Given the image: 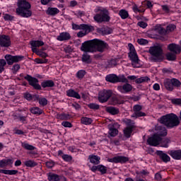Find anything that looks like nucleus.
I'll list each match as a JSON object with an SVG mask.
<instances>
[{
	"label": "nucleus",
	"mask_w": 181,
	"mask_h": 181,
	"mask_svg": "<svg viewBox=\"0 0 181 181\" xmlns=\"http://www.w3.org/2000/svg\"><path fill=\"white\" fill-rule=\"evenodd\" d=\"M81 30H83V32L86 33V35H88V33L94 30V26L83 23L81 24Z\"/></svg>",
	"instance_id": "obj_25"
},
{
	"label": "nucleus",
	"mask_w": 181,
	"mask_h": 181,
	"mask_svg": "<svg viewBox=\"0 0 181 181\" xmlns=\"http://www.w3.org/2000/svg\"><path fill=\"white\" fill-rule=\"evenodd\" d=\"M36 101H38L40 105H42V107H46L47 104V99H46V98H40L39 95L38 99Z\"/></svg>",
	"instance_id": "obj_43"
},
{
	"label": "nucleus",
	"mask_w": 181,
	"mask_h": 181,
	"mask_svg": "<svg viewBox=\"0 0 181 181\" xmlns=\"http://www.w3.org/2000/svg\"><path fill=\"white\" fill-rule=\"evenodd\" d=\"M98 170L102 173V175H105L107 173V167L103 165H99Z\"/></svg>",
	"instance_id": "obj_50"
},
{
	"label": "nucleus",
	"mask_w": 181,
	"mask_h": 181,
	"mask_svg": "<svg viewBox=\"0 0 181 181\" xmlns=\"http://www.w3.org/2000/svg\"><path fill=\"white\" fill-rule=\"evenodd\" d=\"M107 112L109 114H119V110L112 106L107 107Z\"/></svg>",
	"instance_id": "obj_40"
},
{
	"label": "nucleus",
	"mask_w": 181,
	"mask_h": 181,
	"mask_svg": "<svg viewBox=\"0 0 181 181\" xmlns=\"http://www.w3.org/2000/svg\"><path fill=\"white\" fill-rule=\"evenodd\" d=\"M168 49L171 52V53H175V54H180L181 47L175 43H171L168 45Z\"/></svg>",
	"instance_id": "obj_15"
},
{
	"label": "nucleus",
	"mask_w": 181,
	"mask_h": 181,
	"mask_svg": "<svg viewBox=\"0 0 181 181\" xmlns=\"http://www.w3.org/2000/svg\"><path fill=\"white\" fill-rule=\"evenodd\" d=\"M137 25L142 28V29H146L148 27V23H145L144 21H139L137 23Z\"/></svg>",
	"instance_id": "obj_57"
},
{
	"label": "nucleus",
	"mask_w": 181,
	"mask_h": 181,
	"mask_svg": "<svg viewBox=\"0 0 181 181\" xmlns=\"http://www.w3.org/2000/svg\"><path fill=\"white\" fill-rule=\"evenodd\" d=\"M129 160V158L125 156H117L109 159V161L113 163H127Z\"/></svg>",
	"instance_id": "obj_16"
},
{
	"label": "nucleus",
	"mask_w": 181,
	"mask_h": 181,
	"mask_svg": "<svg viewBox=\"0 0 181 181\" xmlns=\"http://www.w3.org/2000/svg\"><path fill=\"white\" fill-rule=\"evenodd\" d=\"M95 40V52H99L100 53H104L105 50L110 49V45L108 43L105 42L104 40L94 39Z\"/></svg>",
	"instance_id": "obj_10"
},
{
	"label": "nucleus",
	"mask_w": 181,
	"mask_h": 181,
	"mask_svg": "<svg viewBox=\"0 0 181 181\" xmlns=\"http://www.w3.org/2000/svg\"><path fill=\"white\" fill-rule=\"evenodd\" d=\"M117 66V59H112L109 62V67H114Z\"/></svg>",
	"instance_id": "obj_62"
},
{
	"label": "nucleus",
	"mask_w": 181,
	"mask_h": 181,
	"mask_svg": "<svg viewBox=\"0 0 181 181\" xmlns=\"http://www.w3.org/2000/svg\"><path fill=\"white\" fill-rule=\"evenodd\" d=\"M118 76L115 74H110L105 76V81L107 83H112V84H115L117 83Z\"/></svg>",
	"instance_id": "obj_22"
},
{
	"label": "nucleus",
	"mask_w": 181,
	"mask_h": 181,
	"mask_svg": "<svg viewBox=\"0 0 181 181\" xmlns=\"http://www.w3.org/2000/svg\"><path fill=\"white\" fill-rule=\"evenodd\" d=\"M132 129H134V125L129 126L124 129V134L126 138H131V134H132Z\"/></svg>",
	"instance_id": "obj_35"
},
{
	"label": "nucleus",
	"mask_w": 181,
	"mask_h": 181,
	"mask_svg": "<svg viewBox=\"0 0 181 181\" xmlns=\"http://www.w3.org/2000/svg\"><path fill=\"white\" fill-rule=\"evenodd\" d=\"M87 74V72L84 69H81L77 71L76 74V78H78L79 80H82V78H84V76Z\"/></svg>",
	"instance_id": "obj_37"
},
{
	"label": "nucleus",
	"mask_w": 181,
	"mask_h": 181,
	"mask_svg": "<svg viewBox=\"0 0 181 181\" xmlns=\"http://www.w3.org/2000/svg\"><path fill=\"white\" fill-rule=\"evenodd\" d=\"M81 60L83 63L90 64V63H91V57L89 54H88L87 52H84L82 55Z\"/></svg>",
	"instance_id": "obj_33"
},
{
	"label": "nucleus",
	"mask_w": 181,
	"mask_h": 181,
	"mask_svg": "<svg viewBox=\"0 0 181 181\" xmlns=\"http://www.w3.org/2000/svg\"><path fill=\"white\" fill-rule=\"evenodd\" d=\"M13 160L12 159H3L0 160V168H6L8 165H12Z\"/></svg>",
	"instance_id": "obj_30"
},
{
	"label": "nucleus",
	"mask_w": 181,
	"mask_h": 181,
	"mask_svg": "<svg viewBox=\"0 0 181 181\" xmlns=\"http://www.w3.org/2000/svg\"><path fill=\"white\" fill-rule=\"evenodd\" d=\"M22 146L25 149H27V151H33V150H35V146H33L30 144H26V143L23 144Z\"/></svg>",
	"instance_id": "obj_51"
},
{
	"label": "nucleus",
	"mask_w": 181,
	"mask_h": 181,
	"mask_svg": "<svg viewBox=\"0 0 181 181\" xmlns=\"http://www.w3.org/2000/svg\"><path fill=\"white\" fill-rule=\"evenodd\" d=\"M176 54L175 53L169 52L166 54L167 60H169L170 62H174V60H176Z\"/></svg>",
	"instance_id": "obj_45"
},
{
	"label": "nucleus",
	"mask_w": 181,
	"mask_h": 181,
	"mask_svg": "<svg viewBox=\"0 0 181 181\" xmlns=\"http://www.w3.org/2000/svg\"><path fill=\"white\" fill-rule=\"evenodd\" d=\"M158 33L159 35H162L163 36H165V35L168 33V30L162 27H160V28H158Z\"/></svg>",
	"instance_id": "obj_60"
},
{
	"label": "nucleus",
	"mask_w": 181,
	"mask_h": 181,
	"mask_svg": "<svg viewBox=\"0 0 181 181\" xmlns=\"http://www.w3.org/2000/svg\"><path fill=\"white\" fill-rule=\"evenodd\" d=\"M137 43L140 45L141 46H145L149 43L148 40L144 39V38H140L137 40Z\"/></svg>",
	"instance_id": "obj_49"
},
{
	"label": "nucleus",
	"mask_w": 181,
	"mask_h": 181,
	"mask_svg": "<svg viewBox=\"0 0 181 181\" xmlns=\"http://www.w3.org/2000/svg\"><path fill=\"white\" fill-rule=\"evenodd\" d=\"M81 50L85 53H95V40L93 39L83 42Z\"/></svg>",
	"instance_id": "obj_9"
},
{
	"label": "nucleus",
	"mask_w": 181,
	"mask_h": 181,
	"mask_svg": "<svg viewBox=\"0 0 181 181\" xmlns=\"http://www.w3.org/2000/svg\"><path fill=\"white\" fill-rule=\"evenodd\" d=\"M30 45L31 47H40L45 46V42L42 40H31Z\"/></svg>",
	"instance_id": "obj_29"
},
{
	"label": "nucleus",
	"mask_w": 181,
	"mask_h": 181,
	"mask_svg": "<svg viewBox=\"0 0 181 181\" xmlns=\"http://www.w3.org/2000/svg\"><path fill=\"white\" fill-rule=\"evenodd\" d=\"M12 45L11 37L6 35H0V47H9Z\"/></svg>",
	"instance_id": "obj_12"
},
{
	"label": "nucleus",
	"mask_w": 181,
	"mask_h": 181,
	"mask_svg": "<svg viewBox=\"0 0 181 181\" xmlns=\"http://www.w3.org/2000/svg\"><path fill=\"white\" fill-rule=\"evenodd\" d=\"M21 69V65L18 64H15L14 65H13L12 68H11V71L13 74H16L18 73V71H19V70Z\"/></svg>",
	"instance_id": "obj_47"
},
{
	"label": "nucleus",
	"mask_w": 181,
	"mask_h": 181,
	"mask_svg": "<svg viewBox=\"0 0 181 181\" xmlns=\"http://www.w3.org/2000/svg\"><path fill=\"white\" fill-rule=\"evenodd\" d=\"M157 155L159 156L160 159L163 160L165 163H168V162H170V157L168 156V154L163 153L162 151H157Z\"/></svg>",
	"instance_id": "obj_21"
},
{
	"label": "nucleus",
	"mask_w": 181,
	"mask_h": 181,
	"mask_svg": "<svg viewBox=\"0 0 181 181\" xmlns=\"http://www.w3.org/2000/svg\"><path fill=\"white\" fill-rule=\"evenodd\" d=\"M162 141V146H163V148H168V144H169L170 140L168 139H164Z\"/></svg>",
	"instance_id": "obj_64"
},
{
	"label": "nucleus",
	"mask_w": 181,
	"mask_h": 181,
	"mask_svg": "<svg viewBox=\"0 0 181 181\" xmlns=\"http://www.w3.org/2000/svg\"><path fill=\"white\" fill-rule=\"evenodd\" d=\"M149 80H151V78H149L148 76H141L139 78H136L135 80V83L136 84H142V83H147V81H149Z\"/></svg>",
	"instance_id": "obj_36"
},
{
	"label": "nucleus",
	"mask_w": 181,
	"mask_h": 181,
	"mask_svg": "<svg viewBox=\"0 0 181 181\" xmlns=\"http://www.w3.org/2000/svg\"><path fill=\"white\" fill-rule=\"evenodd\" d=\"M110 97H112V90H103L99 92L98 100L99 103H101L102 104H103V103H107V101H108V99Z\"/></svg>",
	"instance_id": "obj_11"
},
{
	"label": "nucleus",
	"mask_w": 181,
	"mask_h": 181,
	"mask_svg": "<svg viewBox=\"0 0 181 181\" xmlns=\"http://www.w3.org/2000/svg\"><path fill=\"white\" fill-rule=\"evenodd\" d=\"M119 16L122 19H127L129 17V13L125 9H122L119 12Z\"/></svg>",
	"instance_id": "obj_38"
},
{
	"label": "nucleus",
	"mask_w": 181,
	"mask_h": 181,
	"mask_svg": "<svg viewBox=\"0 0 181 181\" xmlns=\"http://www.w3.org/2000/svg\"><path fill=\"white\" fill-rule=\"evenodd\" d=\"M24 165L27 168H35V166H37V163L35 162V160H28L24 162Z\"/></svg>",
	"instance_id": "obj_39"
},
{
	"label": "nucleus",
	"mask_w": 181,
	"mask_h": 181,
	"mask_svg": "<svg viewBox=\"0 0 181 181\" xmlns=\"http://www.w3.org/2000/svg\"><path fill=\"white\" fill-rule=\"evenodd\" d=\"M23 98L27 100V101H37L39 99V95H32L29 92H25L23 93Z\"/></svg>",
	"instance_id": "obj_19"
},
{
	"label": "nucleus",
	"mask_w": 181,
	"mask_h": 181,
	"mask_svg": "<svg viewBox=\"0 0 181 181\" xmlns=\"http://www.w3.org/2000/svg\"><path fill=\"white\" fill-rule=\"evenodd\" d=\"M81 121L85 125H90L93 122V120L88 117H82Z\"/></svg>",
	"instance_id": "obj_48"
},
{
	"label": "nucleus",
	"mask_w": 181,
	"mask_h": 181,
	"mask_svg": "<svg viewBox=\"0 0 181 181\" xmlns=\"http://www.w3.org/2000/svg\"><path fill=\"white\" fill-rule=\"evenodd\" d=\"M70 39H71V35L67 32L60 33L57 37V40L59 42H67L68 40H70Z\"/></svg>",
	"instance_id": "obj_17"
},
{
	"label": "nucleus",
	"mask_w": 181,
	"mask_h": 181,
	"mask_svg": "<svg viewBox=\"0 0 181 181\" xmlns=\"http://www.w3.org/2000/svg\"><path fill=\"white\" fill-rule=\"evenodd\" d=\"M93 19L97 23H108L111 21L110 11L107 8H102L101 9H99V13L94 16Z\"/></svg>",
	"instance_id": "obj_5"
},
{
	"label": "nucleus",
	"mask_w": 181,
	"mask_h": 181,
	"mask_svg": "<svg viewBox=\"0 0 181 181\" xmlns=\"http://www.w3.org/2000/svg\"><path fill=\"white\" fill-rule=\"evenodd\" d=\"M168 154L173 159H175L176 160L181 159V150L170 151L168 152Z\"/></svg>",
	"instance_id": "obj_23"
},
{
	"label": "nucleus",
	"mask_w": 181,
	"mask_h": 181,
	"mask_svg": "<svg viewBox=\"0 0 181 181\" xmlns=\"http://www.w3.org/2000/svg\"><path fill=\"white\" fill-rule=\"evenodd\" d=\"M0 173H4V175H16L18 173L17 170H0Z\"/></svg>",
	"instance_id": "obj_41"
},
{
	"label": "nucleus",
	"mask_w": 181,
	"mask_h": 181,
	"mask_svg": "<svg viewBox=\"0 0 181 181\" xmlns=\"http://www.w3.org/2000/svg\"><path fill=\"white\" fill-rule=\"evenodd\" d=\"M31 114H44L43 110L37 107H34L30 109Z\"/></svg>",
	"instance_id": "obj_44"
},
{
	"label": "nucleus",
	"mask_w": 181,
	"mask_h": 181,
	"mask_svg": "<svg viewBox=\"0 0 181 181\" xmlns=\"http://www.w3.org/2000/svg\"><path fill=\"white\" fill-rule=\"evenodd\" d=\"M161 141V136L158 134H154L153 136H151L147 139V143L150 146H158Z\"/></svg>",
	"instance_id": "obj_13"
},
{
	"label": "nucleus",
	"mask_w": 181,
	"mask_h": 181,
	"mask_svg": "<svg viewBox=\"0 0 181 181\" xmlns=\"http://www.w3.org/2000/svg\"><path fill=\"white\" fill-rule=\"evenodd\" d=\"M60 12V10L57 8L54 7H48L46 11L47 15H49L50 16H56L57 13Z\"/></svg>",
	"instance_id": "obj_26"
},
{
	"label": "nucleus",
	"mask_w": 181,
	"mask_h": 181,
	"mask_svg": "<svg viewBox=\"0 0 181 181\" xmlns=\"http://www.w3.org/2000/svg\"><path fill=\"white\" fill-rule=\"evenodd\" d=\"M62 158L64 159V160H65V162H71V160L73 159L71 156H69L67 154L62 155Z\"/></svg>",
	"instance_id": "obj_54"
},
{
	"label": "nucleus",
	"mask_w": 181,
	"mask_h": 181,
	"mask_svg": "<svg viewBox=\"0 0 181 181\" xmlns=\"http://www.w3.org/2000/svg\"><path fill=\"white\" fill-rule=\"evenodd\" d=\"M160 122L167 128H175V127H177L180 124L177 115L173 114H168L161 117Z\"/></svg>",
	"instance_id": "obj_4"
},
{
	"label": "nucleus",
	"mask_w": 181,
	"mask_h": 181,
	"mask_svg": "<svg viewBox=\"0 0 181 181\" xmlns=\"http://www.w3.org/2000/svg\"><path fill=\"white\" fill-rule=\"evenodd\" d=\"M180 86H181L180 81L175 78L171 79H165L164 81V86L168 91H173V90H175V87L178 88V87H180Z\"/></svg>",
	"instance_id": "obj_8"
},
{
	"label": "nucleus",
	"mask_w": 181,
	"mask_h": 181,
	"mask_svg": "<svg viewBox=\"0 0 181 181\" xmlns=\"http://www.w3.org/2000/svg\"><path fill=\"white\" fill-rule=\"evenodd\" d=\"M117 90L122 94H128V93H131V91H132V85L126 83L122 86H117Z\"/></svg>",
	"instance_id": "obj_14"
},
{
	"label": "nucleus",
	"mask_w": 181,
	"mask_h": 181,
	"mask_svg": "<svg viewBox=\"0 0 181 181\" xmlns=\"http://www.w3.org/2000/svg\"><path fill=\"white\" fill-rule=\"evenodd\" d=\"M13 117H14V119H18V121H22V122H23L24 121H26V117H25L23 116H17L16 115H15Z\"/></svg>",
	"instance_id": "obj_63"
},
{
	"label": "nucleus",
	"mask_w": 181,
	"mask_h": 181,
	"mask_svg": "<svg viewBox=\"0 0 181 181\" xmlns=\"http://www.w3.org/2000/svg\"><path fill=\"white\" fill-rule=\"evenodd\" d=\"M24 78L28 82L29 86L37 91H40L42 88H52L54 87V81L53 80H44L40 85L39 79L29 74L24 76Z\"/></svg>",
	"instance_id": "obj_1"
},
{
	"label": "nucleus",
	"mask_w": 181,
	"mask_h": 181,
	"mask_svg": "<svg viewBox=\"0 0 181 181\" xmlns=\"http://www.w3.org/2000/svg\"><path fill=\"white\" fill-rule=\"evenodd\" d=\"M171 103L173 104V105H181V98L171 99Z\"/></svg>",
	"instance_id": "obj_53"
},
{
	"label": "nucleus",
	"mask_w": 181,
	"mask_h": 181,
	"mask_svg": "<svg viewBox=\"0 0 181 181\" xmlns=\"http://www.w3.org/2000/svg\"><path fill=\"white\" fill-rule=\"evenodd\" d=\"M157 131L158 132V136H166L168 135V130H166V128L165 127H156Z\"/></svg>",
	"instance_id": "obj_32"
},
{
	"label": "nucleus",
	"mask_w": 181,
	"mask_h": 181,
	"mask_svg": "<svg viewBox=\"0 0 181 181\" xmlns=\"http://www.w3.org/2000/svg\"><path fill=\"white\" fill-rule=\"evenodd\" d=\"M48 180L49 181H66V177L51 173L48 176Z\"/></svg>",
	"instance_id": "obj_24"
},
{
	"label": "nucleus",
	"mask_w": 181,
	"mask_h": 181,
	"mask_svg": "<svg viewBox=\"0 0 181 181\" xmlns=\"http://www.w3.org/2000/svg\"><path fill=\"white\" fill-rule=\"evenodd\" d=\"M166 29H167V32H173V30L176 29V25H175V24L168 25Z\"/></svg>",
	"instance_id": "obj_58"
},
{
	"label": "nucleus",
	"mask_w": 181,
	"mask_h": 181,
	"mask_svg": "<svg viewBox=\"0 0 181 181\" xmlns=\"http://www.w3.org/2000/svg\"><path fill=\"white\" fill-rule=\"evenodd\" d=\"M98 33H103V35H111L114 30L108 26H106L103 28H98Z\"/></svg>",
	"instance_id": "obj_27"
},
{
	"label": "nucleus",
	"mask_w": 181,
	"mask_h": 181,
	"mask_svg": "<svg viewBox=\"0 0 181 181\" xmlns=\"http://www.w3.org/2000/svg\"><path fill=\"white\" fill-rule=\"evenodd\" d=\"M32 6L27 0H18L16 13L21 18H30L32 16Z\"/></svg>",
	"instance_id": "obj_2"
},
{
	"label": "nucleus",
	"mask_w": 181,
	"mask_h": 181,
	"mask_svg": "<svg viewBox=\"0 0 181 181\" xmlns=\"http://www.w3.org/2000/svg\"><path fill=\"white\" fill-rule=\"evenodd\" d=\"M38 56H40V57H42V59H45L47 57H49V54H47V53L42 52V51H40L38 52Z\"/></svg>",
	"instance_id": "obj_59"
},
{
	"label": "nucleus",
	"mask_w": 181,
	"mask_h": 181,
	"mask_svg": "<svg viewBox=\"0 0 181 181\" xmlns=\"http://www.w3.org/2000/svg\"><path fill=\"white\" fill-rule=\"evenodd\" d=\"M34 62H35V63H36V64H47V63H49V59L35 58L34 59Z\"/></svg>",
	"instance_id": "obj_42"
},
{
	"label": "nucleus",
	"mask_w": 181,
	"mask_h": 181,
	"mask_svg": "<svg viewBox=\"0 0 181 181\" xmlns=\"http://www.w3.org/2000/svg\"><path fill=\"white\" fill-rule=\"evenodd\" d=\"M66 95L67 97H71L72 98H76V100H81V96L78 93V92H76L74 90V89H69L66 90Z\"/></svg>",
	"instance_id": "obj_20"
},
{
	"label": "nucleus",
	"mask_w": 181,
	"mask_h": 181,
	"mask_svg": "<svg viewBox=\"0 0 181 181\" xmlns=\"http://www.w3.org/2000/svg\"><path fill=\"white\" fill-rule=\"evenodd\" d=\"M72 29L73 30H81V24H76L74 23H72Z\"/></svg>",
	"instance_id": "obj_61"
},
{
	"label": "nucleus",
	"mask_w": 181,
	"mask_h": 181,
	"mask_svg": "<svg viewBox=\"0 0 181 181\" xmlns=\"http://www.w3.org/2000/svg\"><path fill=\"white\" fill-rule=\"evenodd\" d=\"M117 83H128V78L124 76H117Z\"/></svg>",
	"instance_id": "obj_52"
},
{
	"label": "nucleus",
	"mask_w": 181,
	"mask_h": 181,
	"mask_svg": "<svg viewBox=\"0 0 181 181\" xmlns=\"http://www.w3.org/2000/svg\"><path fill=\"white\" fill-rule=\"evenodd\" d=\"M128 47L129 50V52L128 53V57L132 62V66L134 69H138L139 66H136V65L135 64H139V58L138 57V54L136 53L135 47L134 46V45L129 43Z\"/></svg>",
	"instance_id": "obj_7"
},
{
	"label": "nucleus",
	"mask_w": 181,
	"mask_h": 181,
	"mask_svg": "<svg viewBox=\"0 0 181 181\" xmlns=\"http://www.w3.org/2000/svg\"><path fill=\"white\" fill-rule=\"evenodd\" d=\"M124 100H122V98L119 95H114L110 97V104L112 105H118L119 104H122Z\"/></svg>",
	"instance_id": "obj_18"
},
{
	"label": "nucleus",
	"mask_w": 181,
	"mask_h": 181,
	"mask_svg": "<svg viewBox=\"0 0 181 181\" xmlns=\"http://www.w3.org/2000/svg\"><path fill=\"white\" fill-rule=\"evenodd\" d=\"M57 118L58 119H62V120H67V119H71L73 118V116L70 114H58L57 115Z\"/></svg>",
	"instance_id": "obj_34"
},
{
	"label": "nucleus",
	"mask_w": 181,
	"mask_h": 181,
	"mask_svg": "<svg viewBox=\"0 0 181 181\" xmlns=\"http://www.w3.org/2000/svg\"><path fill=\"white\" fill-rule=\"evenodd\" d=\"M142 110V106L140 105H135L133 107V110L134 111L135 114H145V112H140Z\"/></svg>",
	"instance_id": "obj_46"
},
{
	"label": "nucleus",
	"mask_w": 181,
	"mask_h": 181,
	"mask_svg": "<svg viewBox=\"0 0 181 181\" xmlns=\"http://www.w3.org/2000/svg\"><path fill=\"white\" fill-rule=\"evenodd\" d=\"M107 128L109 129L108 134L110 136H117V135H118V129L114 128L112 124H108Z\"/></svg>",
	"instance_id": "obj_28"
},
{
	"label": "nucleus",
	"mask_w": 181,
	"mask_h": 181,
	"mask_svg": "<svg viewBox=\"0 0 181 181\" xmlns=\"http://www.w3.org/2000/svg\"><path fill=\"white\" fill-rule=\"evenodd\" d=\"M4 59H0V74H2L4 71H5V66H6V63L8 66H12L14 63H19V62H22L25 59L23 55H11L6 54L4 57Z\"/></svg>",
	"instance_id": "obj_3"
},
{
	"label": "nucleus",
	"mask_w": 181,
	"mask_h": 181,
	"mask_svg": "<svg viewBox=\"0 0 181 181\" xmlns=\"http://www.w3.org/2000/svg\"><path fill=\"white\" fill-rule=\"evenodd\" d=\"M88 108L90 110H99L100 109V105L95 104V103H90L88 105Z\"/></svg>",
	"instance_id": "obj_56"
},
{
	"label": "nucleus",
	"mask_w": 181,
	"mask_h": 181,
	"mask_svg": "<svg viewBox=\"0 0 181 181\" xmlns=\"http://www.w3.org/2000/svg\"><path fill=\"white\" fill-rule=\"evenodd\" d=\"M149 53L151 54V60L154 63H158L162 60V54H163V49L160 45H154L149 49Z\"/></svg>",
	"instance_id": "obj_6"
},
{
	"label": "nucleus",
	"mask_w": 181,
	"mask_h": 181,
	"mask_svg": "<svg viewBox=\"0 0 181 181\" xmlns=\"http://www.w3.org/2000/svg\"><path fill=\"white\" fill-rule=\"evenodd\" d=\"M4 21H10L11 22H12V21L15 19V16H13L8 13H6L4 16Z\"/></svg>",
	"instance_id": "obj_55"
},
{
	"label": "nucleus",
	"mask_w": 181,
	"mask_h": 181,
	"mask_svg": "<svg viewBox=\"0 0 181 181\" xmlns=\"http://www.w3.org/2000/svg\"><path fill=\"white\" fill-rule=\"evenodd\" d=\"M88 159L90 163H93V165H98L100 163V157L98 156L90 155Z\"/></svg>",
	"instance_id": "obj_31"
}]
</instances>
